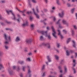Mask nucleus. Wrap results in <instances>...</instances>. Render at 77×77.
Instances as JSON below:
<instances>
[{
  "label": "nucleus",
  "mask_w": 77,
  "mask_h": 77,
  "mask_svg": "<svg viewBox=\"0 0 77 77\" xmlns=\"http://www.w3.org/2000/svg\"><path fill=\"white\" fill-rule=\"evenodd\" d=\"M57 3L58 5H59V0H57Z\"/></svg>",
  "instance_id": "46"
},
{
  "label": "nucleus",
  "mask_w": 77,
  "mask_h": 77,
  "mask_svg": "<svg viewBox=\"0 0 77 77\" xmlns=\"http://www.w3.org/2000/svg\"><path fill=\"white\" fill-rule=\"evenodd\" d=\"M63 31L65 33H66V32H67V31H66L65 29L63 30Z\"/></svg>",
  "instance_id": "34"
},
{
  "label": "nucleus",
  "mask_w": 77,
  "mask_h": 77,
  "mask_svg": "<svg viewBox=\"0 0 77 77\" xmlns=\"http://www.w3.org/2000/svg\"><path fill=\"white\" fill-rule=\"evenodd\" d=\"M51 29H52V35L54 37L55 39H57V36L56 35V32L55 31V29L54 28V26H51Z\"/></svg>",
  "instance_id": "2"
},
{
  "label": "nucleus",
  "mask_w": 77,
  "mask_h": 77,
  "mask_svg": "<svg viewBox=\"0 0 77 77\" xmlns=\"http://www.w3.org/2000/svg\"><path fill=\"white\" fill-rule=\"evenodd\" d=\"M20 40V37L19 36H17L15 40V41L16 42H19Z\"/></svg>",
  "instance_id": "10"
},
{
  "label": "nucleus",
  "mask_w": 77,
  "mask_h": 77,
  "mask_svg": "<svg viewBox=\"0 0 77 77\" xmlns=\"http://www.w3.org/2000/svg\"><path fill=\"white\" fill-rule=\"evenodd\" d=\"M46 74V72H44L42 75V77H44V76H45Z\"/></svg>",
  "instance_id": "29"
},
{
  "label": "nucleus",
  "mask_w": 77,
  "mask_h": 77,
  "mask_svg": "<svg viewBox=\"0 0 77 77\" xmlns=\"http://www.w3.org/2000/svg\"><path fill=\"white\" fill-rule=\"evenodd\" d=\"M32 2L34 3H36V0H32Z\"/></svg>",
  "instance_id": "31"
},
{
  "label": "nucleus",
  "mask_w": 77,
  "mask_h": 77,
  "mask_svg": "<svg viewBox=\"0 0 77 77\" xmlns=\"http://www.w3.org/2000/svg\"><path fill=\"white\" fill-rule=\"evenodd\" d=\"M31 27L32 30H33L35 29V25L34 24H32L31 25Z\"/></svg>",
  "instance_id": "14"
},
{
  "label": "nucleus",
  "mask_w": 77,
  "mask_h": 77,
  "mask_svg": "<svg viewBox=\"0 0 77 77\" xmlns=\"http://www.w3.org/2000/svg\"><path fill=\"white\" fill-rule=\"evenodd\" d=\"M47 29L48 30H50V28L49 27H47Z\"/></svg>",
  "instance_id": "52"
},
{
  "label": "nucleus",
  "mask_w": 77,
  "mask_h": 77,
  "mask_svg": "<svg viewBox=\"0 0 77 77\" xmlns=\"http://www.w3.org/2000/svg\"><path fill=\"white\" fill-rule=\"evenodd\" d=\"M58 68L59 69H61V66H59Z\"/></svg>",
  "instance_id": "51"
},
{
  "label": "nucleus",
  "mask_w": 77,
  "mask_h": 77,
  "mask_svg": "<svg viewBox=\"0 0 77 77\" xmlns=\"http://www.w3.org/2000/svg\"><path fill=\"white\" fill-rule=\"evenodd\" d=\"M75 11V8H73L72 10H71V12L72 13H73V12Z\"/></svg>",
  "instance_id": "35"
},
{
  "label": "nucleus",
  "mask_w": 77,
  "mask_h": 77,
  "mask_svg": "<svg viewBox=\"0 0 77 77\" xmlns=\"http://www.w3.org/2000/svg\"><path fill=\"white\" fill-rule=\"evenodd\" d=\"M32 71H31V70H30V69H29L28 70V73L29 74H30V73H31V72Z\"/></svg>",
  "instance_id": "39"
},
{
  "label": "nucleus",
  "mask_w": 77,
  "mask_h": 77,
  "mask_svg": "<svg viewBox=\"0 0 77 77\" xmlns=\"http://www.w3.org/2000/svg\"><path fill=\"white\" fill-rule=\"evenodd\" d=\"M60 43H57V47L59 48L60 47Z\"/></svg>",
  "instance_id": "40"
},
{
  "label": "nucleus",
  "mask_w": 77,
  "mask_h": 77,
  "mask_svg": "<svg viewBox=\"0 0 77 77\" xmlns=\"http://www.w3.org/2000/svg\"><path fill=\"white\" fill-rule=\"evenodd\" d=\"M32 10L33 11V12H34V13L35 15H36V18H39V15H38V14H37V13H35V9L33 8L32 9Z\"/></svg>",
  "instance_id": "8"
},
{
  "label": "nucleus",
  "mask_w": 77,
  "mask_h": 77,
  "mask_svg": "<svg viewBox=\"0 0 77 77\" xmlns=\"http://www.w3.org/2000/svg\"><path fill=\"white\" fill-rule=\"evenodd\" d=\"M58 35H60V36L61 37V39H63V36L61 34V33H60V30H58Z\"/></svg>",
  "instance_id": "9"
},
{
  "label": "nucleus",
  "mask_w": 77,
  "mask_h": 77,
  "mask_svg": "<svg viewBox=\"0 0 77 77\" xmlns=\"http://www.w3.org/2000/svg\"><path fill=\"white\" fill-rule=\"evenodd\" d=\"M27 24H28V22L27 21H26L23 23V26H27Z\"/></svg>",
  "instance_id": "12"
},
{
  "label": "nucleus",
  "mask_w": 77,
  "mask_h": 77,
  "mask_svg": "<svg viewBox=\"0 0 77 77\" xmlns=\"http://www.w3.org/2000/svg\"><path fill=\"white\" fill-rule=\"evenodd\" d=\"M55 58L57 60L59 59V57L57 55H55L54 56Z\"/></svg>",
  "instance_id": "17"
},
{
  "label": "nucleus",
  "mask_w": 77,
  "mask_h": 77,
  "mask_svg": "<svg viewBox=\"0 0 77 77\" xmlns=\"http://www.w3.org/2000/svg\"><path fill=\"white\" fill-rule=\"evenodd\" d=\"M47 59L48 60V62H49L51 61V60L50 59V57L49 56H48L47 57Z\"/></svg>",
  "instance_id": "18"
},
{
  "label": "nucleus",
  "mask_w": 77,
  "mask_h": 77,
  "mask_svg": "<svg viewBox=\"0 0 77 77\" xmlns=\"http://www.w3.org/2000/svg\"><path fill=\"white\" fill-rule=\"evenodd\" d=\"M60 77H62V75H60Z\"/></svg>",
  "instance_id": "64"
},
{
  "label": "nucleus",
  "mask_w": 77,
  "mask_h": 77,
  "mask_svg": "<svg viewBox=\"0 0 77 77\" xmlns=\"http://www.w3.org/2000/svg\"><path fill=\"white\" fill-rule=\"evenodd\" d=\"M4 67H3V64H0V70L2 69V68H4Z\"/></svg>",
  "instance_id": "19"
},
{
  "label": "nucleus",
  "mask_w": 77,
  "mask_h": 77,
  "mask_svg": "<svg viewBox=\"0 0 77 77\" xmlns=\"http://www.w3.org/2000/svg\"><path fill=\"white\" fill-rule=\"evenodd\" d=\"M34 52H35V53H36V52H37V50H35L34 51Z\"/></svg>",
  "instance_id": "62"
},
{
  "label": "nucleus",
  "mask_w": 77,
  "mask_h": 77,
  "mask_svg": "<svg viewBox=\"0 0 77 77\" xmlns=\"http://www.w3.org/2000/svg\"><path fill=\"white\" fill-rule=\"evenodd\" d=\"M5 37L6 40L7 41V35H6V34H5Z\"/></svg>",
  "instance_id": "43"
},
{
  "label": "nucleus",
  "mask_w": 77,
  "mask_h": 77,
  "mask_svg": "<svg viewBox=\"0 0 77 77\" xmlns=\"http://www.w3.org/2000/svg\"><path fill=\"white\" fill-rule=\"evenodd\" d=\"M42 45L44 46H47L48 48H50V44L49 43H43L42 44Z\"/></svg>",
  "instance_id": "4"
},
{
  "label": "nucleus",
  "mask_w": 77,
  "mask_h": 77,
  "mask_svg": "<svg viewBox=\"0 0 77 77\" xmlns=\"http://www.w3.org/2000/svg\"><path fill=\"white\" fill-rule=\"evenodd\" d=\"M41 34H42L43 35H45L46 37H48L49 39H51V37L50 36V35H48L47 33V31H42L41 32Z\"/></svg>",
  "instance_id": "1"
},
{
  "label": "nucleus",
  "mask_w": 77,
  "mask_h": 77,
  "mask_svg": "<svg viewBox=\"0 0 77 77\" xmlns=\"http://www.w3.org/2000/svg\"><path fill=\"white\" fill-rule=\"evenodd\" d=\"M17 17H19V18H20V15L19 14H18L17 15Z\"/></svg>",
  "instance_id": "59"
},
{
  "label": "nucleus",
  "mask_w": 77,
  "mask_h": 77,
  "mask_svg": "<svg viewBox=\"0 0 77 77\" xmlns=\"http://www.w3.org/2000/svg\"><path fill=\"white\" fill-rule=\"evenodd\" d=\"M27 61H29V62H30L31 61L30 58L28 57L26 59Z\"/></svg>",
  "instance_id": "26"
},
{
  "label": "nucleus",
  "mask_w": 77,
  "mask_h": 77,
  "mask_svg": "<svg viewBox=\"0 0 77 77\" xmlns=\"http://www.w3.org/2000/svg\"><path fill=\"white\" fill-rule=\"evenodd\" d=\"M74 29H77V26H76L74 25Z\"/></svg>",
  "instance_id": "44"
},
{
  "label": "nucleus",
  "mask_w": 77,
  "mask_h": 77,
  "mask_svg": "<svg viewBox=\"0 0 77 77\" xmlns=\"http://www.w3.org/2000/svg\"><path fill=\"white\" fill-rule=\"evenodd\" d=\"M24 51H25L26 52H27V50L26 49H25L24 50Z\"/></svg>",
  "instance_id": "54"
},
{
  "label": "nucleus",
  "mask_w": 77,
  "mask_h": 77,
  "mask_svg": "<svg viewBox=\"0 0 77 77\" xmlns=\"http://www.w3.org/2000/svg\"><path fill=\"white\" fill-rule=\"evenodd\" d=\"M28 54L29 56H32L33 54L31 52H30Z\"/></svg>",
  "instance_id": "36"
},
{
  "label": "nucleus",
  "mask_w": 77,
  "mask_h": 77,
  "mask_svg": "<svg viewBox=\"0 0 77 77\" xmlns=\"http://www.w3.org/2000/svg\"><path fill=\"white\" fill-rule=\"evenodd\" d=\"M75 57H77V53H75Z\"/></svg>",
  "instance_id": "48"
},
{
  "label": "nucleus",
  "mask_w": 77,
  "mask_h": 77,
  "mask_svg": "<svg viewBox=\"0 0 77 77\" xmlns=\"http://www.w3.org/2000/svg\"><path fill=\"white\" fill-rule=\"evenodd\" d=\"M40 39L42 41L44 40V37H43V36H41L40 37Z\"/></svg>",
  "instance_id": "24"
},
{
  "label": "nucleus",
  "mask_w": 77,
  "mask_h": 77,
  "mask_svg": "<svg viewBox=\"0 0 77 77\" xmlns=\"http://www.w3.org/2000/svg\"><path fill=\"white\" fill-rule=\"evenodd\" d=\"M26 42H27V43H29V42H30V40L26 39Z\"/></svg>",
  "instance_id": "27"
},
{
  "label": "nucleus",
  "mask_w": 77,
  "mask_h": 77,
  "mask_svg": "<svg viewBox=\"0 0 77 77\" xmlns=\"http://www.w3.org/2000/svg\"><path fill=\"white\" fill-rule=\"evenodd\" d=\"M5 45H7V44H9V42H8V41H6L5 42Z\"/></svg>",
  "instance_id": "28"
},
{
  "label": "nucleus",
  "mask_w": 77,
  "mask_h": 77,
  "mask_svg": "<svg viewBox=\"0 0 77 77\" xmlns=\"http://www.w3.org/2000/svg\"><path fill=\"white\" fill-rule=\"evenodd\" d=\"M75 64H76V63H75V60H73V65L74 66H75Z\"/></svg>",
  "instance_id": "20"
},
{
  "label": "nucleus",
  "mask_w": 77,
  "mask_h": 77,
  "mask_svg": "<svg viewBox=\"0 0 77 77\" xmlns=\"http://www.w3.org/2000/svg\"><path fill=\"white\" fill-rule=\"evenodd\" d=\"M24 63V62L23 61H20V63L21 64H23V63Z\"/></svg>",
  "instance_id": "42"
},
{
  "label": "nucleus",
  "mask_w": 77,
  "mask_h": 77,
  "mask_svg": "<svg viewBox=\"0 0 77 77\" xmlns=\"http://www.w3.org/2000/svg\"><path fill=\"white\" fill-rule=\"evenodd\" d=\"M2 17L1 15L0 14V19H2Z\"/></svg>",
  "instance_id": "60"
},
{
  "label": "nucleus",
  "mask_w": 77,
  "mask_h": 77,
  "mask_svg": "<svg viewBox=\"0 0 77 77\" xmlns=\"http://www.w3.org/2000/svg\"><path fill=\"white\" fill-rule=\"evenodd\" d=\"M64 15V13L63 12H62L61 13L59 14V15L60 17H63V15Z\"/></svg>",
  "instance_id": "11"
},
{
  "label": "nucleus",
  "mask_w": 77,
  "mask_h": 77,
  "mask_svg": "<svg viewBox=\"0 0 77 77\" xmlns=\"http://www.w3.org/2000/svg\"><path fill=\"white\" fill-rule=\"evenodd\" d=\"M45 2L46 3H47L48 2V0H45Z\"/></svg>",
  "instance_id": "56"
},
{
  "label": "nucleus",
  "mask_w": 77,
  "mask_h": 77,
  "mask_svg": "<svg viewBox=\"0 0 77 77\" xmlns=\"http://www.w3.org/2000/svg\"><path fill=\"white\" fill-rule=\"evenodd\" d=\"M45 65H43L42 67V70H44V69H45Z\"/></svg>",
  "instance_id": "23"
},
{
  "label": "nucleus",
  "mask_w": 77,
  "mask_h": 77,
  "mask_svg": "<svg viewBox=\"0 0 77 77\" xmlns=\"http://www.w3.org/2000/svg\"><path fill=\"white\" fill-rule=\"evenodd\" d=\"M5 23H3V22H1V24L2 26H5V24H8V23H9V22L7 20H5Z\"/></svg>",
  "instance_id": "7"
},
{
  "label": "nucleus",
  "mask_w": 77,
  "mask_h": 77,
  "mask_svg": "<svg viewBox=\"0 0 77 77\" xmlns=\"http://www.w3.org/2000/svg\"><path fill=\"white\" fill-rule=\"evenodd\" d=\"M73 71H74V73H75V72H76V71H75V69H73Z\"/></svg>",
  "instance_id": "49"
},
{
  "label": "nucleus",
  "mask_w": 77,
  "mask_h": 77,
  "mask_svg": "<svg viewBox=\"0 0 77 77\" xmlns=\"http://www.w3.org/2000/svg\"><path fill=\"white\" fill-rule=\"evenodd\" d=\"M2 3H5V1H2Z\"/></svg>",
  "instance_id": "58"
},
{
  "label": "nucleus",
  "mask_w": 77,
  "mask_h": 77,
  "mask_svg": "<svg viewBox=\"0 0 77 77\" xmlns=\"http://www.w3.org/2000/svg\"><path fill=\"white\" fill-rule=\"evenodd\" d=\"M67 6L68 7H71V5H70L69 3L67 4Z\"/></svg>",
  "instance_id": "37"
},
{
  "label": "nucleus",
  "mask_w": 77,
  "mask_h": 77,
  "mask_svg": "<svg viewBox=\"0 0 77 77\" xmlns=\"http://www.w3.org/2000/svg\"><path fill=\"white\" fill-rule=\"evenodd\" d=\"M6 12L8 13V14H10L11 13L12 15H13V19L14 20H16V18H15V15L12 12V11H9V10H6Z\"/></svg>",
  "instance_id": "3"
},
{
  "label": "nucleus",
  "mask_w": 77,
  "mask_h": 77,
  "mask_svg": "<svg viewBox=\"0 0 77 77\" xmlns=\"http://www.w3.org/2000/svg\"><path fill=\"white\" fill-rule=\"evenodd\" d=\"M8 39L9 40H11V37L9 36L8 37Z\"/></svg>",
  "instance_id": "55"
},
{
  "label": "nucleus",
  "mask_w": 77,
  "mask_h": 77,
  "mask_svg": "<svg viewBox=\"0 0 77 77\" xmlns=\"http://www.w3.org/2000/svg\"><path fill=\"white\" fill-rule=\"evenodd\" d=\"M33 18L32 17V16L30 17L29 19H30V21H32V20H33Z\"/></svg>",
  "instance_id": "30"
},
{
  "label": "nucleus",
  "mask_w": 77,
  "mask_h": 77,
  "mask_svg": "<svg viewBox=\"0 0 77 77\" xmlns=\"http://www.w3.org/2000/svg\"><path fill=\"white\" fill-rule=\"evenodd\" d=\"M26 66H23V71H26Z\"/></svg>",
  "instance_id": "22"
},
{
  "label": "nucleus",
  "mask_w": 77,
  "mask_h": 77,
  "mask_svg": "<svg viewBox=\"0 0 77 77\" xmlns=\"http://www.w3.org/2000/svg\"><path fill=\"white\" fill-rule=\"evenodd\" d=\"M62 72H63V70H60V72H61V73H62Z\"/></svg>",
  "instance_id": "57"
},
{
  "label": "nucleus",
  "mask_w": 77,
  "mask_h": 77,
  "mask_svg": "<svg viewBox=\"0 0 77 77\" xmlns=\"http://www.w3.org/2000/svg\"><path fill=\"white\" fill-rule=\"evenodd\" d=\"M71 41V38H69L67 40V43L68 44V43H69V42H70V41Z\"/></svg>",
  "instance_id": "21"
},
{
  "label": "nucleus",
  "mask_w": 77,
  "mask_h": 77,
  "mask_svg": "<svg viewBox=\"0 0 77 77\" xmlns=\"http://www.w3.org/2000/svg\"><path fill=\"white\" fill-rule=\"evenodd\" d=\"M67 56H69L70 54V53H72L73 51L70 50V51L67 50L66 51Z\"/></svg>",
  "instance_id": "6"
},
{
  "label": "nucleus",
  "mask_w": 77,
  "mask_h": 77,
  "mask_svg": "<svg viewBox=\"0 0 77 77\" xmlns=\"http://www.w3.org/2000/svg\"><path fill=\"white\" fill-rule=\"evenodd\" d=\"M13 69H16V68H17V67H16V66H13Z\"/></svg>",
  "instance_id": "47"
},
{
  "label": "nucleus",
  "mask_w": 77,
  "mask_h": 77,
  "mask_svg": "<svg viewBox=\"0 0 77 77\" xmlns=\"http://www.w3.org/2000/svg\"><path fill=\"white\" fill-rule=\"evenodd\" d=\"M27 14L29 15V14H32V12L28 11L27 12Z\"/></svg>",
  "instance_id": "41"
},
{
  "label": "nucleus",
  "mask_w": 77,
  "mask_h": 77,
  "mask_svg": "<svg viewBox=\"0 0 77 77\" xmlns=\"http://www.w3.org/2000/svg\"><path fill=\"white\" fill-rule=\"evenodd\" d=\"M20 75V76L21 77H23V74H21Z\"/></svg>",
  "instance_id": "53"
},
{
  "label": "nucleus",
  "mask_w": 77,
  "mask_h": 77,
  "mask_svg": "<svg viewBox=\"0 0 77 77\" xmlns=\"http://www.w3.org/2000/svg\"><path fill=\"white\" fill-rule=\"evenodd\" d=\"M72 36H74V30H72Z\"/></svg>",
  "instance_id": "25"
},
{
  "label": "nucleus",
  "mask_w": 77,
  "mask_h": 77,
  "mask_svg": "<svg viewBox=\"0 0 77 77\" xmlns=\"http://www.w3.org/2000/svg\"><path fill=\"white\" fill-rule=\"evenodd\" d=\"M64 71L65 72H67V68L66 67V66H64Z\"/></svg>",
  "instance_id": "16"
},
{
  "label": "nucleus",
  "mask_w": 77,
  "mask_h": 77,
  "mask_svg": "<svg viewBox=\"0 0 77 77\" xmlns=\"http://www.w3.org/2000/svg\"><path fill=\"white\" fill-rule=\"evenodd\" d=\"M61 21V19H59L57 23V24H59V27L58 28V29H62V28H63V27L61 25L59 24H60V22Z\"/></svg>",
  "instance_id": "5"
},
{
  "label": "nucleus",
  "mask_w": 77,
  "mask_h": 77,
  "mask_svg": "<svg viewBox=\"0 0 77 77\" xmlns=\"http://www.w3.org/2000/svg\"><path fill=\"white\" fill-rule=\"evenodd\" d=\"M53 20L54 21H56V17H54V19Z\"/></svg>",
  "instance_id": "38"
},
{
  "label": "nucleus",
  "mask_w": 77,
  "mask_h": 77,
  "mask_svg": "<svg viewBox=\"0 0 77 77\" xmlns=\"http://www.w3.org/2000/svg\"><path fill=\"white\" fill-rule=\"evenodd\" d=\"M52 9H53V10H54L55 9H56V8H55V7H53L52 8Z\"/></svg>",
  "instance_id": "45"
},
{
  "label": "nucleus",
  "mask_w": 77,
  "mask_h": 77,
  "mask_svg": "<svg viewBox=\"0 0 77 77\" xmlns=\"http://www.w3.org/2000/svg\"><path fill=\"white\" fill-rule=\"evenodd\" d=\"M75 16H76V19H77V13H76Z\"/></svg>",
  "instance_id": "61"
},
{
  "label": "nucleus",
  "mask_w": 77,
  "mask_h": 77,
  "mask_svg": "<svg viewBox=\"0 0 77 77\" xmlns=\"http://www.w3.org/2000/svg\"><path fill=\"white\" fill-rule=\"evenodd\" d=\"M36 10H37V12L38 13L39 12V11H38V9H37Z\"/></svg>",
  "instance_id": "63"
},
{
  "label": "nucleus",
  "mask_w": 77,
  "mask_h": 77,
  "mask_svg": "<svg viewBox=\"0 0 77 77\" xmlns=\"http://www.w3.org/2000/svg\"><path fill=\"white\" fill-rule=\"evenodd\" d=\"M66 21V20L63 19L62 20V23L63 24H66V23H67Z\"/></svg>",
  "instance_id": "15"
},
{
  "label": "nucleus",
  "mask_w": 77,
  "mask_h": 77,
  "mask_svg": "<svg viewBox=\"0 0 77 77\" xmlns=\"http://www.w3.org/2000/svg\"><path fill=\"white\" fill-rule=\"evenodd\" d=\"M29 77V74L28 73L26 74V77Z\"/></svg>",
  "instance_id": "50"
},
{
  "label": "nucleus",
  "mask_w": 77,
  "mask_h": 77,
  "mask_svg": "<svg viewBox=\"0 0 77 77\" xmlns=\"http://www.w3.org/2000/svg\"><path fill=\"white\" fill-rule=\"evenodd\" d=\"M65 25H66V26H69V23L67 22Z\"/></svg>",
  "instance_id": "32"
},
{
  "label": "nucleus",
  "mask_w": 77,
  "mask_h": 77,
  "mask_svg": "<svg viewBox=\"0 0 77 77\" xmlns=\"http://www.w3.org/2000/svg\"><path fill=\"white\" fill-rule=\"evenodd\" d=\"M72 42L73 43V46L74 47H75V46H76V44H75V42L74 41L72 40Z\"/></svg>",
  "instance_id": "13"
},
{
  "label": "nucleus",
  "mask_w": 77,
  "mask_h": 77,
  "mask_svg": "<svg viewBox=\"0 0 77 77\" xmlns=\"http://www.w3.org/2000/svg\"><path fill=\"white\" fill-rule=\"evenodd\" d=\"M5 49H8L9 48V47L7 45H5Z\"/></svg>",
  "instance_id": "33"
}]
</instances>
